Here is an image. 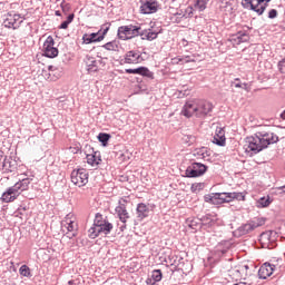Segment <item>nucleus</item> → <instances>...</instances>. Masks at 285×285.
I'll use <instances>...</instances> for the list:
<instances>
[{
	"instance_id": "1",
	"label": "nucleus",
	"mask_w": 285,
	"mask_h": 285,
	"mask_svg": "<svg viewBox=\"0 0 285 285\" xmlns=\"http://www.w3.org/2000/svg\"><path fill=\"white\" fill-rule=\"evenodd\" d=\"M279 137L275 132H256L254 136H249L245 139V151L249 157L262 153L265 148H268L271 144H277Z\"/></svg>"
},
{
	"instance_id": "2",
	"label": "nucleus",
	"mask_w": 285,
	"mask_h": 285,
	"mask_svg": "<svg viewBox=\"0 0 285 285\" xmlns=\"http://www.w3.org/2000/svg\"><path fill=\"white\" fill-rule=\"evenodd\" d=\"M214 108L215 106L210 101L194 99L184 105L181 115L187 118L197 117V119H206V117H210Z\"/></svg>"
},
{
	"instance_id": "3",
	"label": "nucleus",
	"mask_w": 285,
	"mask_h": 285,
	"mask_svg": "<svg viewBox=\"0 0 285 285\" xmlns=\"http://www.w3.org/2000/svg\"><path fill=\"white\" fill-rule=\"evenodd\" d=\"M30 184H32V178L20 179L13 186L7 188L1 196V200L4 204H12V202H17L21 193H26V190L30 188Z\"/></svg>"
},
{
	"instance_id": "4",
	"label": "nucleus",
	"mask_w": 285,
	"mask_h": 285,
	"mask_svg": "<svg viewBox=\"0 0 285 285\" xmlns=\"http://www.w3.org/2000/svg\"><path fill=\"white\" fill-rule=\"evenodd\" d=\"M30 184H32V178L20 179L13 186L7 188L1 196V200L4 204H12V202H17L21 193H26V190L30 188Z\"/></svg>"
},
{
	"instance_id": "5",
	"label": "nucleus",
	"mask_w": 285,
	"mask_h": 285,
	"mask_svg": "<svg viewBox=\"0 0 285 285\" xmlns=\"http://www.w3.org/2000/svg\"><path fill=\"white\" fill-rule=\"evenodd\" d=\"M114 228L115 226L108 220V217H104V215L98 213L96 214L94 225L88 230V237L97 239L99 235H110Z\"/></svg>"
},
{
	"instance_id": "6",
	"label": "nucleus",
	"mask_w": 285,
	"mask_h": 285,
	"mask_svg": "<svg viewBox=\"0 0 285 285\" xmlns=\"http://www.w3.org/2000/svg\"><path fill=\"white\" fill-rule=\"evenodd\" d=\"M140 26L127 24L118 28L117 37L121 41H130V39H135V37H139Z\"/></svg>"
},
{
	"instance_id": "7",
	"label": "nucleus",
	"mask_w": 285,
	"mask_h": 285,
	"mask_svg": "<svg viewBox=\"0 0 285 285\" xmlns=\"http://www.w3.org/2000/svg\"><path fill=\"white\" fill-rule=\"evenodd\" d=\"M62 230L72 239V237H77V232L79 230V225L77 224V218L72 214H68L65 219L61 222Z\"/></svg>"
},
{
	"instance_id": "8",
	"label": "nucleus",
	"mask_w": 285,
	"mask_h": 285,
	"mask_svg": "<svg viewBox=\"0 0 285 285\" xmlns=\"http://www.w3.org/2000/svg\"><path fill=\"white\" fill-rule=\"evenodd\" d=\"M271 0H243L244 8H249L254 12H257L259 16L266 12V8H268V2Z\"/></svg>"
},
{
	"instance_id": "9",
	"label": "nucleus",
	"mask_w": 285,
	"mask_h": 285,
	"mask_svg": "<svg viewBox=\"0 0 285 285\" xmlns=\"http://www.w3.org/2000/svg\"><path fill=\"white\" fill-rule=\"evenodd\" d=\"M88 171L85 168L80 169H73L71 171V181L75 184V186H78L79 188H82V186H86L88 184Z\"/></svg>"
},
{
	"instance_id": "10",
	"label": "nucleus",
	"mask_w": 285,
	"mask_h": 285,
	"mask_svg": "<svg viewBox=\"0 0 285 285\" xmlns=\"http://www.w3.org/2000/svg\"><path fill=\"white\" fill-rule=\"evenodd\" d=\"M42 52L45 57H48V59L59 57V49L55 47V38H52V36H49L43 42Z\"/></svg>"
},
{
	"instance_id": "11",
	"label": "nucleus",
	"mask_w": 285,
	"mask_h": 285,
	"mask_svg": "<svg viewBox=\"0 0 285 285\" xmlns=\"http://www.w3.org/2000/svg\"><path fill=\"white\" fill-rule=\"evenodd\" d=\"M206 170H208L206 165L202 163H193L187 167L185 175L189 178L202 177Z\"/></svg>"
},
{
	"instance_id": "12",
	"label": "nucleus",
	"mask_w": 285,
	"mask_h": 285,
	"mask_svg": "<svg viewBox=\"0 0 285 285\" xmlns=\"http://www.w3.org/2000/svg\"><path fill=\"white\" fill-rule=\"evenodd\" d=\"M23 23V18L19 13H7L6 19L3 21L4 28H12L17 30Z\"/></svg>"
},
{
	"instance_id": "13",
	"label": "nucleus",
	"mask_w": 285,
	"mask_h": 285,
	"mask_svg": "<svg viewBox=\"0 0 285 285\" xmlns=\"http://www.w3.org/2000/svg\"><path fill=\"white\" fill-rule=\"evenodd\" d=\"M126 204H128V200L121 198L119 205L116 207V215H118V218L122 224H126L128 219H130V214L128 213Z\"/></svg>"
},
{
	"instance_id": "14",
	"label": "nucleus",
	"mask_w": 285,
	"mask_h": 285,
	"mask_svg": "<svg viewBox=\"0 0 285 285\" xmlns=\"http://www.w3.org/2000/svg\"><path fill=\"white\" fill-rule=\"evenodd\" d=\"M159 4L155 0H140L141 14H155Z\"/></svg>"
},
{
	"instance_id": "15",
	"label": "nucleus",
	"mask_w": 285,
	"mask_h": 285,
	"mask_svg": "<svg viewBox=\"0 0 285 285\" xmlns=\"http://www.w3.org/2000/svg\"><path fill=\"white\" fill-rule=\"evenodd\" d=\"M141 61H144L141 52L135 50L127 51L121 59V63H141Z\"/></svg>"
},
{
	"instance_id": "16",
	"label": "nucleus",
	"mask_w": 285,
	"mask_h": 285,
	"mask_svg": "<svg viewBox=\"0 0 285 285\" xmlns=\"http://www.w3.org/2000/svg\"><path fill=\"white\" fill-rule=\"evenodd\" d=\"M250 30L249 27H245V29L242 31H237L236 35L232 36L230 41L236 43V46H239V43H246L250 39V36L248 35V31Z\"/></svg>"
},
{
	"instance_id": "17",
	"label": "nucleus",
	"mask_w": 285,
	"mask_h": 285,
	"mask_svg": "<svg viewBox=\"0 0 285 285\" xmlns=\"http://www.w3.org/2000/svg\"><path fill=\"white\" fill-rule=\"evenodd\" d=\"M277 236V233L269 230L261 234L259 242L263 244V246H267V248H273L275 245V237Z\"/></svg>"
},
{
	"instance_id": "18",
	"label": "nucleus",
	"mask_w": 285,
	"mask_h": 285,
	"mask_svg": "<svg viewBox=\"0 0 285 285\" xmlns=\"http://www.w3.org/2000/svg\"><path fill=\"white\" fill-rule=\"evenodd\" d=\"M136 215L138 222H144L150 215V205L139 203L136 207Z\"/></svg>"
},
{
	"instance_id": "19",
	"label": "nucleus",
	"mask_w": 285,
	"mask_h": 285,
	"mask_svg": "<svg viewBox=\"0 0 285 285\" xmlns=\"http://www.w3.org/2000/svg\"><path fill=\"white\" fill-rule=\"evenodd\" d=\"M262 220L259 219H255V220H250L247 224H244L243 226H240L238 228L240 235H248V233H253V230H255V228H259V226H262Z\"/></svg>"
},
{
	"instance_id": "20",
	"label": "nucleus",
	"mask_w": 285,
	"mask_h": 285,
	"mask_svg": "<svg viewBox=\"0 0 285 285\" xmlns=\"http://www.w3.org/2000/svg\"><path fill=\"white\" fill-rule=\"evenodd\" d=\"M125 72L127 75H140L141 77H147L148 79H155V73H153V71H150V69L146 67L126 69Z\"/></svg>"
},
{
	"instance_id": "21",
	"label": "nucleus",
	"mask_w": 285,
	"mask_h": 285,
	"mask_svg": "<svg viewBox=\"0 0 285 285\" xmlns=\"http://www.w3.org/2000/svg\"><path fill=\"white\" fill-rule=\"evenodd\" d=\"M274 271H275V265L271 263L263 264L258 269L259 279H268V277L273 275Z\"/></svg>"
},
{
	"instance_id": "22",
	"label": "nucleus",
	"mask_w": 285,
	"mask_h": 285,
	"mask_svg": "<svg viewBox=\"0 0 285 285\" xmlns=\"http://www.w3.org/2000/svg\"><path fill=\"white\" fill-rule=\"evenodd\" d=\"M214 144L217 146H226V131L222 127H217L214 135Z\"/></svg>"
},
{
	"instance_id": "23",
	"label": "nucleus",
	"mask_w": 285,
	"mask_h": 285,
	"mask_svg": "<svg viewBox=\"0 0 285 285\" xmlns=\"http://www.w3.org/2000/svg\"><path fill=\"white\" fill-rule=\"evenodd\" d=\"M213 203L214 206H220V204H230V193H215Z\"/></svg>"
},
{
	"instance_id": "24",
	"label": "nucleus",
	"mask_w": 285,
	"mask_h": 285,
	"mask_svg": "<svg viewBox=\"0 0 285 285\" xmlns=\"http://www.w3.org/2000/svg\"><path fill=\"white\" fill-rule=\"evenodd\" d=\"M82 41L83 43H99L100 41H104V36H99V31L98 32H94V33H85L82 36Z\"/></svg>"
},
{
	"instance_id": "25",
	"label": "nucleus",
	"mask_w": 285,
	"mask_h": 285,
	"mask_svg": "<svg viewBox=\"0 0 285 285\" xmlns=\"http://www.w3.org/2000/svg\"><path fill=\"white\" fill-rule=\"evenodd\" d=\"M86 65L88 72H97L99 70V66H101V59L97 60L95 57L87 56Z\"/></svg>"
},
{
	"instance_id": "26",
	"label": "nucleus",
	"mask_w": 285,
	"mask_h": 285,
	"mask_svg": "<svg viewBox=\"0 0 285 285\" xmlns=\"http://www.w3.org/2000/svg\"><path fill=\"white\" fill-rule=\"evenodd\" d=\"M158 32L153 31V29H141L139 30V35L138 37H140L142 40H147V41H155V39H157L158 37Z\"/></svg>"
},
{
	"instance_id": "27",
	"label": "nucleus",
	"mask_w": 285,
	"mask_h": 285,
	"mask_svg": "<svg viewBox=\"0 0 285 285\" xmlns=\"http://www.w3.org/2000/svg\"><path fill=\"white\" fill-rule=\"evenodd\" d=\"M1 170L4 173H14L17 170V161L12 160V158H3Z\"/></svg>"
},
{
	"instance_id": "28",
	"label": "nucleus",
	"mask_w": 285,
	"mask_h": 285,
	"mask_svg": "<svg viewBox=\"0 0 285 285\" xmlns=\"http://www.w3.org/2000/svg\"><path fill=\"white\" fill-rule=\"evenodd\" d=\"M218 8L222 12H225V14H232L233 13V0H219Z\"/></svg>"
},
{
	"instance_id": "29",
	"label": "nucleus",
	"mask_w": 285,
	"mask_h": 285,
	"mask_svg": "<svg viewBox=\"0 0 285 285\" xmlns=\"http://www.w3.org/2000/svg\"><path fill=\"white\" fill-rule=\"evenodd\" d=\"M197 61V55L176 57L173 59V63H195Z\"/></svg>"
},
{
	"instance_id": "30",
	"label": "nucleus",
	"mask_w": 285,
	"mask_h": 285,
	"mask_svg": "<svg viewBox=\"0 0 285 285\" xmlns=\"http://www.w3.org/2000/svg\"><path fill=\"white\" fill-rule=\"evenodd\" d=\"M161 269L153 271L151 276L146 279L147 285H156L157 282H161Z\"/></svg>"
},
{
	"instance_id": "31",
	"label": "nucleus",
	"mask_w": 285,
	"mask_h": 285,
	"mask_svg": "<svg viewBox=\"0 0 285 285\" xmlns=\"http://www.w3.org/2000/svg\"><path fill=\"white\" fill-rule=\"evenodd\" d=\"M87 164H89V166H99V164H101V156H97V153L94 154H88L87 157Z\"/></svg>"
},
{
	"instance_id": "32",
	"label": "nucleus",
	"mask_w": 285,
	"mask_h": 285,
	"mask_svg": "<svg viewBox=\"0 0 285 285\" xmlns=\"http://www.w3.org/2000/svg\"><path fill=\"white\" fill-rule=\"evenodd\" d=\"M268 206H271V197H268V196L261 197L256 202V208H268Z\"/></svg>"
},
{
	"instance_id": "33",
	"label": "nucleus",
	"mask_w": 285,
	"mask_h": 285,
	"mask_svg": "<svg viewBox=\"0 0 285 285\" xmlns=\"http://www.w3.org/2000/svg\"><path fill=\"white\" fill-rule=\"evenodd\" d=\"M194 157L197 159H206V157H208V149H206V147L195 149Z\"/></svg>"
},
{
	"instance_id": "34",
	"label": "nucleus",
	"mask_w": 285,
	"mask_h": 285,
	"mask_svg": "<svg viewBox=\"0 0 285 285\" xmlns=\"http://www.w3.org/2000/svg\"><path fill=\"white\" fill-rule=\"evenodd\" d=\"M229 199H230V202H233L235 199H237V202H246V194L237 193V191L229 193Z\"/></svg>"
},
{
	"instance_id": "35",
	"label": "nucleus",
	"mask_w": 285,
	"mask_h": 285,
	"mask_svg": "<svg viewBox=\"0 0 285 285\" xmlns=\"http://www.w3.org/2000/svg\"><path fill=\"white\" fill-rule=\"evenodd\" d=\"M102 48H105V50L117 52V50H119V45L117 43L116 40H114V41L105 43L102 46Z\"/></svg>"
},
{
	"instance_id": "36",
	"label": "nucleus",
	"mask_w": 285,
	"mask_h": 285,
	"mask_svg": "<svg viewBox=\"0 0 285 285\" xmlns=\"http://www.w3.org/2000/svg\"><path fill=\"white\" fill-rule=\"evenodd\" d=\"M206 6H208V0H196L194 8L195 10H199V12H204Z\"/></svg>"
},
{
	"instance_id": "37",
	"label": "nucleus",
	"mask_w": 285,
	"mask_h": 285,
	"mask_svg": "<svg viewBox=\"0 0 285 285\" xmlns=\"http://www.w3.org/2000/svg\"><path fill=\"white\" fill-rule=\"evenodd\" d=\"M72 21H75V13H71L67 17V20L63 21L60 26L59 29L60 30H68V26H70V23H72Z\"/></svg>"
},
{
	"instance_id": "38",
	"label": "nucleus",
	"mask_w": 285,
	"mask_h": 285,
	"mask_svg": "<svg viewBox=\"0 0 285 285\" xmlns=\"http://www.w3.org/2000/svg\"><path fill=\"white\" fill-rule=\"evenodd\" d=\"M108 30H110V22H107L100 27L99 36L102 37V39H106V35H108Z\"/></svg>"
},
{
	"instance_id": "39",
	"label": "nucleus",
	"mask_w": 285,
	"mask_h": 285,
	"mask_svg": "<svg viewBox=\"0 0 285 285\" xmlns=\"http://www.w3.org/2000/svg\"><path fill=\"white\" fill-rule=\"evenodd\" d=\"M98 141H100V144H102V146H106L108 144V141H110V135L100 132L98 135Z\"/></svg>"
},
{
	"instance_id": "40",
	"label": "nucleus",
	"mask_w": 285,
	"mask_h": 285,
	"mask_svg": "<svg viewBox=\"0 0 285 285\" xmlns=\"http://www.w3.org/2000/svg\"><path fill=\"white\" fill-rule=\"evenodd\" d=\"M48 70H49V75H53V77H57L58 79L59 77H61V69L52 65L48 67Z\"/></svg>"
},
{
	"instance_id": "41",
	"label": "nucleus",
	"mask_w": 285,
	"mask_h": 285,
	"mask_svg": "<svg viewBox=\"0 0 285 285\" xmlns=\"http://www.w3.org/2000/svg\"><path fill=\"white\" fill-rule=\"evenodd\" d=\"M20 275H22V277H31L32 274L30 273V267H28V265H22L19 269Z\"/></svg>"
},
{
	"instance_id": "42",
	"label": "nucleus",
	"mask_w": 285,
	"mask_h": 285,
	"mask_svg": "<svg viewBox=\"0 0 285 285\" xmlns=\"http://www.w3.org/2000/svg\"><path fill=\"white\" fill-rule=\"evenodd\" d=\"M278 70L282 75H285V58L278 62Z\"/></svg>"
},
{
	"instance_id": "43",
	"label": "nucleus",
	"mask_w": 285,
	"mask_h": 285,
	"mask_svg": "<svg viewBox=\"0 0 285 285\" xmlns=\"http://www.w3.org/2000/svg\"><path fill=\"white\" fill-rule=\"evenodd\" d=\"M214 199H215V194H210V195L205 196V202L207 204H213L215 206V203L213 202Z\"/></svg>"
},
{
	"instance_id": "44",
	"label": "nucleus",
	"mask_w": 285,
	"mask_h": 285,
	"mask_svg": "<svg viewBox=\"0 0 285 285\" xmlns=\"http://www.w3.org/2000/svg\"><path fill=\"white\" fill-rule=\"evenodd\" d=\"M268 19H277V9H271L269 10Z\"/></svg>"
},
{
	"instance_id": "45",
	"label": "nucleus",
	"mask_w": 285,
	"mask_h": 285,
	"mask_svg": "<svg viewBox=\"0 0 285 285\" xmlns=\"http://www.w3.org/2000/svg\"><path fill=\"white\" fill-rule=\"evenodd\" d=\"M184 140L186 141V144H195V136H185Z\"/></svg>"
},
{
	"instance_id": "46",
	"label": "nucleus",
	"mask_w": 285,
	"mask_h": 285,
	"mask_svg": "<svg viewBox=\"0 0 285 285\" xmlns=\"http://www.w3.org/2000/svg\"><path fill=\"white\" fill-rule=\"evenodd\" d=\"M235 88H243L244 90H247L248 88V83H240V82H236Z\"/></svg>"
},
{
	"instance_id": "47",
	"label": "nucleus",
	"mask_w": 285,
	"mask_h": 285,
	"mask_svg": "<svg viewBox=\"0 0 285 285\" xmlns=\"http://www.w3.org/2000/svg\"><path fill=\"white\" fill-rule=\"evenodd\" d=\"M194 8L193 7H187L186 9V14H188V17H193V12H194Z\"/></svg>"
},
{
	"instance_id": "48",
	"label": "nucleus",
	"mask_w": 285,
	"mask_h": 285,
	"mask_svg": "<svg viewBox=\"0 0 285 285\" xmlns=\"http://www.w3.org/2000/svg\"><path fill=\"white\" fill-rule=\"evenodd\" d=\"M4 158L6 157L3 156V151H0V170H1L2 166H3V159Z\"/></svg>"
},
{
	"instance_id": "49",
	"label": "nucleus",
	"mask_w": 285,
	"mask_h": 285,
	"mask_svg": "<svg viewBox=\"0 0 285 285\" xmlns=\"http://www.w3.org/2000/svg\"><path fill=\"white\" fill-rule=\"evenodd\" d=\"M21 210L26 212V207H23L22 209L19 208L17 213H18L19 215H23V213H22Z\"/></svg>"
},
{
	"instance_id": "50",
	"label": "nucleus",
	"mask_w": 285,
	"mask_h": 285,
	"mask_svg": "<svg viewBox=\"0 0 285 285\" xmlns=\"http://www.w3.org/2000/svg\"><path fill=\"white\" fill-rule=\"evenodd\" d=\"M125 228H126V223L120 227L121 233H124Z\"/></svg>"
},
{
	"instance_id": "51",
	"label": "nucleus",
	"mask_w": 285,
	"mask_h": 285,
	"mask_svg": "<svg viewBox=\"0 0 285 285\" xmlns=\"http://www.w3.org/2000/svg\"><path fill=\"white\" fill-rule=\"evenodd\" d=\"M56 17H61V11H56Z\"/></svg>"
},
{
	"instance_id": "52",
	"label": "nucleus",
	"mask_w": 285,
	"mask_h": 285,
	"mask_svg": "<svg viewBox=\"0 0 285 285\" xmlns=\"http://www.w3.org/2000/svg\"><path fill=\"white\" fill-rule=\"evenodd\" d=\"M282 119H285V110L281 114Z\"/></svg>"
},
{
	"instance_id": "53",
	"label": "nucleus",
	"mask_w": 285,
	"mask_h": 285,
	"mask_svg": "<svg viewBox=\"0 0 285 285\" xmlns=\"http://www.w3.org/2000/svg\"><path fill=\"white\" fill-rule=\"evenodd\" d=\"M170 266H175V262L170 261L169 262Z\"/></svg>"
},
{
	"instance_id": "54",
	"label": "nucleus",
	"mask_w": 285,
	"mask_h": 285,
	"mask_svg": "<svg viewBox=\"0 0 285 285\" xmlns=\"http://www.w3.org/2000/svg\"><path fill=\"white\" fill-rule=\"evenodd\" d=\"M244 268H246V271H248V265H245Z\"/></svg>"
},
{
	"instance_id": "55",
	"label": "nucleus",
	"mask_w": 285,
	"mask_h": 285,
	"mask_svg": "<svg viewBox=\"0 0 285 285\" xmlns=\"http://www.w3.org/2000/svg\"><path fill=\"white\" fill-rule=\"evenodd\" d=\"M191 190H195V185L191 186Z\"/></svg>"
},
{
	"instance_id": "56",
	"label": "nucleus",
	"mask_w": 285,
	"mask_h": 285,
	"mask_svg": "<svg viewBox=\"0 0 285 285\" xmlns=\"http://www.w3.org/2000/svg\"><path fill=\"white\" fill-rule=\"evenodd\" d=\"M282 189H283V190H285V186H284V187H282Z\"/></svg>"
},
{
	"instance_id": "57",
	"label": "nucleus",
	"mask_w": 285,
	"mask_h": 285,
	"mask_svg": "<svg viewBox=\"0 0 285 285\" xmlns=\"http://www.w3.org/2000/svg\"><path fill=\"white\" fill-rule=\"evenodd\" d=\"M236 81H239V78H237Z\"/></svg>"
}]
</instances>
